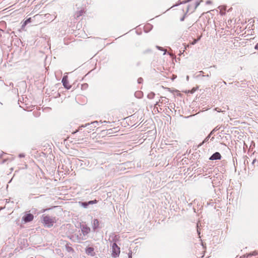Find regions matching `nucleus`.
<instances>
[{"label": "nucleus", "instance_id": "nucleus-1", "mask_svg": "<svg viewBox=\"0 0 258 258\" xmlns=\"http://www.w3.org/2000/svg\"><path fill=\"white\" fill-rule=\"evenodd\" d=\"M42 222L45 226L50 228L54 223H56V219L55 217H50L48 215H43L42 216Z\"/></svg>", "mask_w": 258, "mask_h": 258}, {"label": "nucleus", "instance_id": "nucleus-2", "mask_svg": "<svg viewBox=\"0 0 258 258\" xmlns=\"http://www.w3.org/2000/svg\"><path fill=\"white\" fill-rule=\"evenodd\" d=\"M112 253L111 256L113 257H118L120 252V247L117 246L114 242L111 245Z\"/></svg>", "mask_w": 258, "mask_h": 258}, {"label": "nucleus", "instance_id": "nucleus-3", "mask_svg": "<svg viewBox=\"0 0 258 258\" xmlns=\"http://www.w3.org/2000/svg\"><path fill=\"white\" fill-rule=\"evenodd\" d=\"M34 216L31 214H27L22 218L23 220L25 223H28L32 221L33 220Z\"/></svg>", "mask_w": 258, "mask_h": 258}, {"label": "nucleus", "instance_id": "nucleus-4", "mask_svg": "<svg viewBox=\"0 0 258 258\" xmlns=\"http://www.w3.org/2000/svg\"><path fill=\"white\" fill-rule=\"evenodd\" d=\"M62 83L66 89H70L71 88V86L69 85L67 76H63L62 79Z\"/></svg>", "mask_w": 258, "mask_h": 258}, {"label": "nucleus", "instance_id": "nucleus-5", "mask_svg": "<svg viewBox=\"0 0 258 258\" xmlns=\"http://www.w3.org/2000/svg\"><path fill=\"white\" fill-rule=\"evenodd\" d=\"M81 229L84 235H87L90 232V228L86 225H82L81 226Z\"/></svg>", "mask_w": 258, "mask_h": 258}, {"label": "nucleus", "instance_id": "nucleus-6", "mask_svg": "<svg viewBox=\"0 0 258 258\" xmlns=\"http://www.w3.org/2000/svg\"><path fill=\"white\" fill-rule=\"evenodd\" d=\"M221 158V154L219 152L214 153L209 158L211 160H219Z\"/></svg>", "mask_w": 258, "mask_h": 258}, {"label": "nucleus", "instance_id": "nucleus-7", "mask_svg": "<svg viewBox=\"0 0 258 258\" xmlns=\"http://www.w3.org/2000/svg\"><path fill=\"white\" fill-rule=\"evenodd\" d=\"M98 122L97 121L92 122L91 123H86L85 125H83L80 127H86L88 125H91V127H96L97 125H98Z\"/></svg>", "mask_w": 258, "mask_h": 258}, {"label": "nucleus", "instance_id": "nucleus-8", "mask_svg": "<svg viewBox=\"0 0 258 258\" xmlns=\"http://www.w3.org/2000/svg\"><path fill=\"white\" fill-rule=\"evenodd\" d=\"M92 224H93V229H94V230H95L99 227V221L97 219H94Z\"/></svg>", "mask_w": 258, "mask_h": 258}, {"label": "nucleus", "instance_id": "nucleus-9", "mask_svg": "<svg viewBox=\"0 0 258 258\" xmlns=\"http://www.w3.org/2000/svg\"><path fill=\"white\" fill-rule=\"evenodd\" d=\"M257 254L258 252L256 251H254L252 252L244 255L243 257L244 258H248V257L251 256L252 255H256Z\"/></svg>", "mask_w": 258, "mask_h": 258}, {"label": "nucleus", "instance_id": "nucleus-10", "mask_svg": "<svg viewBox=\"0 0 258 258\" xmlns=\"http://www.w3.org/2000/svg\"><path fill=\"white\" fill-rule=\"evenodd\" d=\"M80 205L84 208H87L88 207V204L87 202H80Z\"/></svg>", "mask_w": 258, "mask_h": 258}, {"label": "nucleus", "instance_id": "nucleus-11", "mask_svg": "<svg viewBox=\"0 0 258 258\" xmlns=\"http://www.w3.org/2000/svg\"><path fill=\"white\" fill-rule=\"evenodd\" d=\"M155 96V93L151 92L148 95V98L149 99H153Z\"/></svg>", "mask_w": 258, "mask_h": 258}, {"label": "nucleus", "instance_id": "nucleus-12", "mask_svg": "<svg viewBox=\"0 0 258 258\" xmlns=\"http://www.w3.org/2000/svg\"><path fill=\"white\" fill-rule=\"evenodd\" d=\"M214 131V130H213V131L210 133V134L208 137H207L206 138V139H205L204 140V141H203V143H206V142H208V140H209V138H210V135L212 134V133H213V132Z\"/></svg>", "mask_w": 258, "mask_h": 258}, {"label": "nucleus", "instance_id": "nucleus-13", "mask_svg": "<svg viewBox=\"0 0 258 258\" xmlns=\"http://www.w3.org/2000/svg\"><path fill=\"white\" fill-rule=\"evenodd\" d=\"M200 2H197L195 4V6H194L193 11H195L197 9V8L200 5Z\"/></svg>", "mask_w": 258, "mask_h": 258}, {"label": "nucleus", "instance_id": "nucleus-14", "mask_svg": "<svg viewBox=\"0 0 258 258\" xmlns=\"http://www.w3.org/2000/svg\"><path fill=\"white\" fill-rule=\"evenodd\" d=\"M83 11L81 10V11H79V12H78L76 14V17H80V16H81V15L83 14Z\"/></svg>", "mask_w": 258, "mask_h": 258}, {"label": "nucleus", "instance_id": "nucleus-15", "mask_svg": "<svg viewBox=\"0 0 258 258\" xmlns=\"http://www.w3.org/2000/svg\"><path fill=\"white\" fill-rule=\"evenodd\" d=\"M156 47L159 49V50H162V51H164V54H166V50L164 49H163L162 47H160V46H157Z\"/></svg>", "mask_w": 258, "mask_h": 258}, {"label": "nucleus", "instance_id": "nucleus-16", "mask_svg": "<svg viewBox=\"0 0 258 258\" xmlns=\"http://www.w3.org/2000/svg\"><path fill=\"white\" fill-rule=\"evenodd\" d=\"M96 203H97V201L95 200H94V201H89L88 202H87V204H88V205H92V204H95Z\"/></svg>", "mask_w": 258, "mask_h": 258}, {"label": "nucleus", "instance_id": "nucleus-17", "mask_svg": "<svg viewBox=\"0 0 258 258\" xmlns=\"http://www.w3.org/2000/svg\"><path fill=\"white\" fill-rule=\"evenodd\" d=\"M93 251V248H91V247H89L87 249V253H90L91 252Z\"/></svg>", "mask_w": 258, "mask_h": 258}, {"label": "nucleus", "instance_id": "nucleus-18", "mask_svg": "<svg viewBox=\"0 0 258 258\" xmlns=\"http://www.w3.org/2000/svg\"><path fill=\"white\" fill-rule=\"evenodd\" d=\"M200 39V37L199 38H198V39H195L191 43V45H195L197 42Z\"/></svg>", "mask_w": 258, "mask_h": 258}, {"label": "nucleus", "instance_id": "nucleus-19", "mask_svg": "<svg viewBox=\"0 0 258 258\" xmlns=\"http://www.w3.org/2000/svg\"><path fill=\"white\" fill-rule=\"evenodd\" d=\"M25 24H28L31 22V18H29L27 19L25 21Z\"/></svg>", "mask_w": 258, "mask_h": 258}, {"label": "nucleus", "instance_id": "nucleus-20", "mask_svg": "<svg viewBox=\"0 0 258 258\" xmlns=\"http://www.w3.org/2000/svg\"><path fill=\"white\" fill-rule=\"evenodd\" d=\"M143 81V79L142 78H139V79H138V83L139 84H141V83H142Z\"/></svg>", "mask_w": 258, "mask_h": 258}, {"label": "nucleus", "instance_id": "nucleus-21", "mask_svg": "<svg viewBox=\"0 0 258 258\" xmlns=\"http://www.w3.org/2000/svg\"><path fill=\"white\" fill-rule=\"evenodd\" d=\"M66 248L67 249V250L69 252L73 250V249L71 247L67 246Z\"/></svg>", "mask_w": 258, "mask_h": 258}, {"label": "nucleus", "instance_id": "nucleus-22", "mask_svg": "<svg viewBox=\"0 0 258 258\" xmlns=\"http://www.w3.org/2000/svg\"><path fill=\"white\" fill-rule=\"evenodd\" d=\"M132 251L131 250H130V252L128 253V258H132Z\"/></svg>", "mask_w": 258, "mask_h": 258}, {"label": "nucleus", "instance_id": "nucleus-23", "mask_svg": "<svg viewBox=\"0 0 258 258\" xmlns=\"http://www.w3.org/2000/svg\"><path fill=\"white\" fill-rule=\"evenodd\" d=\"M19 157L20 158H22V157H25V155L24 154H20L19 155Z\"/></svg>", "mask_w": 258, "mask_h": 258}, {"label": "nucleus", "instance_id": "nucleus-24", "mask_svg": "<svg viewBox=\"0 0 258 258\" xmlns=\"http://www.w3.org/2000/svg\"><path fill=\"white\" fill-rule=\"evenodd\" d=\"M88 87V84H84L83 85H82V87L84 88H86Z\"/></svg>", "mask_w": 258, "mask_h": 258}, {"label": "nucleus", "instance_id": "nucleus-25", "mask_svg": "<svg viewBox=\"0 0 258 258\" xmlns=\"http://www.w3.org/2000/svg\"><path fill=\"white\" fill-rule=\"evenodd\" d=\"M27 24H25V22H24L22 26V28H24Z\"/></svg>", "mask_w": 258, "mask_h": 258}, {"label": "nucleus", "instance_id": "nucleus-26", "mask_svg": "<svg viewBox=\"0 0 258 258\" xmlns=\"http://www.w3.org/2000/svg\"><path fill=\"white\" fill-rule=\"evenodd\" d=\"M211 4V2L210 1H207L206 2V4L207 5H209V4Z\"/></svg>", "mask_w": 258, "mask_h": 258}, {"label": "nucleus", "instance_id": "nucleus-27", "mask_svg": "<svg viewBox=\"0 0 258 258\" xmlns=\"http://www.w3.org/2000/svg\"><path fill=\"white\" fill-rule=\"evenodd\" d=\"M254 48L256 50H258V43L255 45Z\"/></svg>", "mask_w": 258, "mask_h": 258}, {"label": "nucleus", "instance_id": "nucleus-28", "mask_svg": "<svg viewBox=\"0 0 258 258\" xmlns=\"http://www.w3.org/2000/svg\"><path fill=\"white\" fill-rule=\"evenodd\" d=\"M256 161V159H253V161H252V164L253 165H254V164L255 163V162Z\"/></svg>", "mask_w": 258, "mask_h": 258}, {"label": "nucleus", "instance_id": "nucleus-29", "mask_svg": "<svg viewBox=\"0 0 258 258\" xmlns=\"http://www.w3.org/2000/svg\"><path fill=\"white\" fill-rule=\"evenodd\" d=\"M184 18H185V16L182 17L180 19V21H184Z\"/></svg>", "mask_w": 258, "mask_h": 258}, {"label": "nucleus", "instance_id": "nucleus-30", "mask_svg": "<svg viewBox=\"0 0 258 258\" xmlns=\"http://www.w3.org/2000/svg\"><path fill=\"white\" fill-rule=\"evenodd\" d=\"M189 47V45H187L186 46H185V49H186L187 47Z\"/></svg>", "mask_w": 258, "mask_h": 258}, {"label": "nucleus", "instance_id": "nucleus-31", "mask_svg": "<svg viewBox=\"0 0 258 258\" xmlns=\"http://www.w3.org/2000/svg\"><path fill=\"white\" fill-rule=\"evenodd\" d=\"M190 6H188V8H187V11H188L189 10V8H190Z\"/></svg>", "mask_w": 258, "mask_h": 258}, {"label": "nucleus", "instance_id": "nucleus-32", "mask_svg": "<svg viewBox=\"0 0 258 258\" xmlns=\"http://www.w3.org/2000/svg\"><path fill=\"white\" fill-rule=\"evenodd\" d=\"M199 73H200V74H203L204 73H203V71H200V72H199Z\"/></svg>", "mask_w": 258, "mask_h": 258}, {"label": "nucleus", "instance_id": "nucleus-33", "mask_svg": "<svg viewBox=\"0 0 258 258\" xmlns=\"http://www.w3.org/2000/svg\"><path fill=\"white\" fill-rule=\"evenodd\" d=\"M188 79H189V77L187 76L186 77V80L188 81Z\"/></svg>", "mask_w": 258, "mask_h": 258}, {"label": "nucleus", "instance_id": "nucleus-34", "mask_svg": "<svg viewBox=\"0 0 258 258\" xmlns=\"http://www.w3.org/2000/svg\"><path fill=\"white\" fill-rule=\"evenodd\" d=\"M78 131V130H77L76 131H75V132H74L73 133L75 134L76 133H77V132Z\"/></svg>", "mask_w": 258, "mask_h": 258}, {"label": "nucleus", "instance_id": "nucleus-35", "mask_svg": "<svg viewBox=\"0 0 258 258\" xmlns=\"http://www.w3.org/2000/svg\"><path fill=\"white\" fill-rule=\"evenodd\" d=\"M158 105V102H157L156 104V105Z\"/></svg>", "mask_w": 258, "mask_h": 258}, {"label": "nucleus", "instance_id": "nucleus-36", "mask_svg": "<svg viewBox=\"0 0 258 258\" xmlns=\"http://www.w3.org/2000/svg\"><path fill=\"white\" fill-rule=\"evenodd\" d=\"M206 76L208 77H209V75H206Z\"/></svg>", "mask_w": 258, "mask_h": 258}]
</instances>
